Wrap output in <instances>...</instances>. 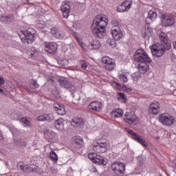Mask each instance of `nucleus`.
Here are the masks:
<instances>
[{"instance_id":"nucleus-18","label":"nucleus","mask_w":176,"mask_h":176,"mask_svg":"<svg viewBox=\"0 0 176 176\" xmlns=\"http://www.w3.org/2000/svg\"><path fill=\"white\" fill-rule=\"evenodd\" d=\"M87 108L89 111H96L97 112H100L101 108H102V103L98 101H94L89 103Z\"/></svg>"},{"instance_id":"nucleus-34","label":"nucleus","mask_w":176,"mask_h":176,"mask_svg":"<svg viewBox=\"0 0 176 176\" xmlns=\"http://www.w3.org/2000/svg\"><path fill=\"white\" fill-rule=\"evenodd\" d=\"M72 36H74V38L76 39V42H78V43H79V45L83 49V47H85V43H83V42H82V40L80 38H79V37L76 34V32H74L72 33Z\"/></svg>"},{"instance_id":"nucleus-41","label":"nucleus","mask_w":176,"mask_h":176,"mask_svg":"<svg viewBox=\"0 0 176 176\" xmlns=\"http://www.w3.org/2000/svg\"><path fill=\"white\" fill-rule=\"evenodd\" d=\"M131 78L133 79V80H134L135 82H137V80H138V79H140V78H141V73L139 72H135L131 75Z\"/></svg>"},{"instance_id":"nucleus-27","label":"nucleus","mask_w":176,"mask_h":176,"mask_svg":"<svg viewBox=\"0 0 176 176\" xmlns=\"http://www.w3.org/2000/svg\"><path fill=\"white\" fill-rule=\"evenodd\" d=\"M28 54L30 58H34V57L38 56V51L35 49V47H30L28 49Z\"/></svg>"},{"instance_id":"nucleus-14","label":"nucleus","mask_w":176,"mask_h":176,"mask_svg":"<svg viewBox=\"0 0 176 176\" xmlns=\"http://www.w3.org/2000/svg\"><path fill=\"white\" fill-rule=\"evenodd\" d=\"M159 39L164 46H166L167 49H171V44L168 42V35L164 32H162L159 35Z\"/></svg>"},{"instance_id":"nucleus-20","label":"nucleus","mask_w":176,"mask_h":176,"mask_svg":"<svg viewBox=\"0 0 176 176\" xmlns=\"http://www.w3.org/2000/svg\"><path fill=\"white\" fill-rule=\"evenodd\" d=\"M58 82L60 86L63 87L64 89H72L74 86V82L68 80L67 78H60L58 80Z\"/></svg>"},{"instance_id":"nucleus-46","label":"nucleus","mask_w":176,"mask_h":176,"mask_svg":"<svg viewBox=\"0 0 176 176\" xmlns=\"http://www.w3.org/2000/svg\"><path fill=\"white\" fill-rule=\"evenodd\" d=\"M32 85L34 89H38V87H39V84H38V82H36V80H33Z\"/></svg>"},{"instance_id":"nucleus-31","label":"nucleus","mask_w":176,"mask_h":176,"mask_svg":"<svg viewBox=\"0 0 176 176\" xmlns=\"http://www.w3.org/2000/svg\"><path fill=\"white\" fill-rule=\"evenodd\" d=\"M78 67H80L81 69H83L84 71H87V63H86V61H85V60H78Z\"/></svg>"},{"instance_id":"nucleus-21","label":"nucleus","mask_w":176,"mask_h":176,"mask_svg":"<svg viewBox=\"0 0 176 176\" xmlns=\"http://www.w3.org/2000/svg\"><path fill=\"white\" fill-rule=\"evenodd\" d=\"M54 108L58 115H60V116L65 115V108L63 104L55 103L54 104Z\"/></svg>"},{"instance_id":"nucleus-51","label":"nucleus","mask_w":176,"mask_h":176,"mask_svg":"<svg viewBox=\"0 0 176 176\" xmlns=\"http://www.w3.org/2000/svg\"><path fill=\"white\" fill-rule=\"evenodd\" d=\"M20 168H21V170H24V166L20 165Z\"/></svg>"},{"instance_id":"nucleus-13","label":"nucleus","mask_w":176,"mask_h":176,"mask_svg":"<svg viewBox=\"0 0 176 176\" xmlns=\"http://www.w3.org/2000/svg\"><path fill=\"white\" fill-rule=\"evenodd\" d=\"M124 121L128 124H133L137 122V116L134 112H126L124 114Z\"/></svg>"},{"instance_id":"nucleus-37","label":"nucleus","mask_w":176,"mask_h":176,"mask_svg":"<svg viewBox=\"0 0 176 176\" xmlns=\"http://www.w3.org/2000/svg\"><path fill=\"white\" fill-rule=\"evenodd\" d=\"M117 12L124 13V12H129V10L123 5V3H121L118 8H117Z\"/></svg>"},{"instance_id":"nucleus-47","label":"nucleus","mask_w":176,"mask_h":176,"mask_svg":"<svg viewBox=\"0 0 176 176\" xmlns=\"http://www.w3.org/2000/svg\"><path fill=\"white\" fill-rule=\"evenodd\" d=\"M5 85V78L3 77H0V86Z\"/></svg>"},{"instance_id":"nucleus-22","label":"nucleus","mask_w":176,"mask_h":176,"mask_svg":"<svg viewBox=\"0 0 176 176\" xmlns=\"http://www.w3.org/2000/svg\"><path fill=\"white\" fill-rule=\"evenodd\" d=\"M44 136L46 140H48V141H52L57 137V133L52 131L47 130L44 132Z\"/></svg>"},{"instance_id":"nucleus-1","label":"nucleus","mask_w":176,"mask_h":176,"mask_svg":"<svg viewBox=\"0 0 176 176\" xmlns=\"http://www.w3.org/2000/svg\"><path fill=\"white\" fill-rule=\"evenodd\" d=\"M133 60L137 61V63H140L138 64L140 74H146L151 69L149 64L152 63V59H151L149 55H148V53L144 49H139L135 52L133 54Z\"/></svg>"},{"instance_id":"nucleus-52","label":"nucleus","mask_w":176,"mask_h":176,"mask_svg":"<svg viewBox=\"0 0 176 176\" xmlns=\"http://www.w3.org/2000/svg\"><path fill=\"white\" fill-rule=\"evenodd\" d=\"M0 93H3V89H2L1 88H0Z\"/></svg>"},{"instance_id":"nucleus-30","label":"nucleus","mask_w":176,"mask_h":176,"mask_svg":"<svg viewBox=\"0 0 176 176\" xmlns=\"http://www.w3.org/2000/svg\"><path fill=\"white\" fill-rule=\"evenodd\" d=\"M90 45L91 49L97 50V49H100V47H101V43L98 40H94L91 41Z\"/></svg>"},{"instance_id":"nucleus-35","label":"nucleus","mask_w":176,"mask_h":176,"mask_svg":"<svg viewBox=\"0 0 176 176\" xmlns=\"http://www.w3.org/2000/svg\"><path fill=\"white\" fill-rule=\"evenodd\" d=\"M50 159H51V160L54 162V163H56L57 160H58V156H57L56 152L52 151L50 153Z\"/></svg>"},{"instance_id":"nucleus-36","label":"nucleus","mask_w":176,"mask_h":176,"mask_svg":"<svg viewBox=\"0 0 176 176\" xmlns=\"http://www.w3.org/2000/svg\"><path fill=\"white\" fill-rule=\"evenodd\" d=\"M0 20L4 24H8V23H10L12 21V19L9 16H2Z\"/></svg>"},{"instance_id":"nucleus-40","label":"nucleus","mask_w":176,"mask_h":176,"mask_svg":"<svg viewBox=\"0 0 176 176\" xmlns=\"http://www.w3.org/2000/svg\"><path fill=\"white\" fill-rule=\"evenodd\" d=\"M122 5L126 7V10H130L131 8V5H133V1L126 0L122 3Z\"/></svg>"},{"instance_id":"nucleus-44","label":"nucleus","mask_w":176,"mask_h":176,"mask_svg":"<svg viewBox=\"0 0 176 176\" xmlns=\"http://www.w3.org/2000/svg\"><path fill=\"white\" fill-rule=\"evenodd\" d=\"M118 77H119V79H120L122 82H123L124 83L127 82V80H128V79H127V75H126V74H120V75L118 76Z\"/></svg>"},{"instance_id":"nucleus-23","label":"nucleus","mask_w":176,"mask_h":176,"mask_svg":"<svg viewBox=\"0 0 176 176\" xmlns=\"http://www.w3.org/2000/svg\"><path fill=\"white\" fill-rule=\"evenodd\" d=\"M55 129L58 131L64 130V119L59 118L54 122Z\"/></svg>"},{"instance_id":"nucleus-9","label":"nucleus","mask_w":176,"mask_h":176,"mask_svg":"<svg viewBox=\"0 0 176 176\" xmlns=\"http://www.w3.org/2000/svg\"><path fill=\"white\" fill-rule=\"evenodd\" d=\"M162 23L163 27H171L175 23V19L168 14H163Z\"/></svg>"},{"instance_id":"nucleus-7","label":"nucleus","mask_w":176,"mask_h":176,"mask_svg":"<svg viewBox=\"0 0 176 176\" xmlns=\"http://www.w3.org/2000/svg\"><path fill=\"white\" fill-rule=\"evenodd\" d=\"M93 150L96 153H105L109 148V145L107 142H101V140L94 141L92 146Z\"/></svg>"},{"instance_id":"nucleus-39","label":"nucleus","mask_w":176,"mask_h":176,"mask_svg":"<svg viewBox=\"0 0 176 176\" xmlns=\"http://www.w3.org/2000/svg\"><path fill=\"white\" fill-rule=\"evenodd\" d=\"M106 42L108 45H110V46H112L113 47H116V40H115L114 38L113 39L111 38H108Z\"/></svg>"},{"instance_id":"nucleus-48","label":"nucleus","mask_w":176,"mask_h":176,"mask_svg":"<svg viewBox=\"0 0 176 176\" xmlns=\"http://www.w3.org/2000/svg\"><path fill=\"white\" fill-rule=\"evenodd\" d=\"M173 49H175L176 50V41H174L173 43Z\"/></svg>"},{"instance_id":"nucleus-32","label":"nucleus","mask_w":176,"mask_h":176,"mask_svg":"<svg viewBox=\"0 0 176 176\" xmlns=\"http://www.w3.org/2000/svg\"><path fill=\"white\" fill-rule=\"evenodd\" d=\"M111 30H118V28H120V22L117 19H113L111 21Z\"/></svg>"},{"instance_id":"nucleus-8","label":"nucleus","mask_w":176,"mask_h":176,"mask_svg":"<svg viewBox=\"0 0 176 176\" xmlns=\"http://www.w3.org/2000/svg\"><path fill=\"white\" fill-rule=\"evenodd\" d=\"M102 64L106 71H113L116 67L115 60L111 58L109 56H103L102 58Z\"/></svg>"},{"instance_id":"nucleus-11","label":"nucleus","mask_w":176,"mask_h":176,"mask_svg":"<svg viewBox=\"0 0 176 176\" xmlns=\"http://www.w3.org/2000/svg\"><path fill=\"white\" fill-rule=\"evenodd\" d=\"M159 112H160V104L159 102H153L148 107V113L150 115H159Z\"/></svg>"},{"instance_id":"nucleus-45","label":"nucleus","mask_w":176,"mask_h":176,"mask_svg":"<svg viewBox=\"0 0 176 176\" xmlns=\"http://www.w3.org/2000/svg\"><path fill=\"white\" fill-rule=\"evenodd\" d=\"M153 21H155L152 18H150L149 16H147L145 19V23L147 24V25H149Z\"/></svg>"},{"instance_id":"nucleus-2","label":"nucleus","mask_w":176,"mask_h":176,"mask_svg":"<svg viewBox=\"0 0 176 176\" xmlns=\"http://www.w3.org/2000/svg\"><path fill=\"white\" fill-rule=\"evenodd\" d=\"M108 25V19L107 16L102 15H98L96 16V22L92 24L91 30L92 32L96 38H104L105 35L106 30L105 27Z\"/></svg>"},{"instance_id":"nucleus-26","label":"nucleus","mask_w":176,"mask_h":176,"mask_svg":"<svg viewBox=\"0 0 176 176\" xmlns=\"http://www.w3.org/2000/svg\"><path fill=\"white\" fill-rule=\"evenodd\" d=\"M82 123L83 120L81 118H74L71 122V124L73 127H79V126H82Z\"/></svg>"},{"instance_id":"nucleus-50","label":"nucleus","mask_w":176,"mask_h":176,"mask_svg":"<svg viewBox=\"0 0 176 176\" xmlns=\"http://www.w3.org/2000/svg\"><path fill=\"white\" fill-rule=\"evenodd\" d=\"M45 28V25H38V28Z\"/></svg>"},{"instance_id":"nucleus-28","label":"nucleus","mask_w":176,"mask_h":176,"mask_svg":"<svg viewBox=\"0 0 176 176\" xmlns=\"http://www.w3.org/2000/svg\"><path fill=\"white\" fill-rule=\"evenodd\" d=\"M152 35H153V30L151 27L147 26L142 34L143 38H151Z\"/></svg>"},{"instance_id":"nucleus-25","label":"nucleus","mask_w":176,"mask_h":176,"mask_svg":"<svg viewBox=\"0 0 176 176\" xmlns=\"http://www.w3.org/2000/svg\"><path fill=\"white\" fill-rule=\"evenodd\" d=\"M19 122L23 127H31V126L32 125V123H31V120L25 117L21 118Z\"/></svg>"},{"instance_id":"nucleus-49","label":"nucleus","mask_w":176,"mask_h":176,"mask_svg":"<svg viewBox=\"0 0 176 176\" xmlns=\"http://www.w3.org/2000/svg\"><path fill=\"white\" fill-rule=\"evenodd\" d=\"M73 98H74V100H77V101H79L80 100V96H78L77 99L75 98V96H73Z\"/></svg>"},{"instance_id":"nucleus-17","label":"nucleus","mask_w":176,"mask_h":176,"mask_svg":"<svg viewBox=\"0 0 176 176\" xmlns=\"http://www.w3.org/2000/svg\"><path fill=\"white\" fill-rule=\"evenodd\" d=\"M111 34L112 35V38L115 41H120L122 38H123V32H122V30H120V28H113V30H111Z\"/></svg>"},{"instance_id":"nucleus-16","label":"nucleus","mask_w":176,"mask_h":176,"mask_svg":"<svg viewBox=\"0 0 176 176\" xmlns=\"http://www.w3.org/2000/svg\"><path fill=\"white\" fill-rule=\"evenodd\" d=\"M36 120L38 122H48L50 123V122L54 120V116L52 113L41 115L37 117Z\"/></svg>"},{"instance_id":"nucleus-5","label":"nucleus","mask_w":176,"mask_h":176,"mask_svg":"<svg viewBox=\"0 0 176 176\" xmlns=\"http://www.w3.org/2000/svg\"><path fill=\"white\" fill-rule=\"evenodd\" d=\"M111 168L114 173L113 176L123 175L126 173V164L120 162H113L111 165Z\"/></svg>"},{"instance_id":"nucleus-29","label":"nucleus","mask_w":176,"mask_h":176,"mask_svg":"<svg viewBox=\"0 0 176 176\" xmlns=\"http://www.w3.org/2000/svg\"><path fill=\"white\" fill-rule=\"evenodd\" d=\"M96 164H102L103 166L107 165V162H105V159H104V157L98 155L96 157V160L94 162Z\"/></svg>"},{"instance_id":"nucleus-12","label":"nucleus","mask_w":176,"mask_h":176,"mask_svg":"<svg viewBox=\"0 0 176 176\" xmlns=\"http://www.w3.org/2000/svg\"><path fill=\"white\" fill-rule=\"evenodd\" d=\"M69 3V1H64L60 7V10L65 19H68L69 17V13H71V6Z\"/></svg>"},{"instance_id":"nucleus-15","label":"nucleus","mask_w":176,"mask_h":176,"mask_svg":"<svg viewBox=\"0 0 176 176\" xmlns=\"http://www.w3.org/2000/svg\"><path fill=\"white\" fill-rule=\"evenodd\" d=\"M44 49L49 54H54L57 52V44L56 43H46Z\"/></svg>"},{"instance_id":"nucleus-54","label":"nucleus","mask_w":176,"mask_h":176,"mask_svg":"<svg viewBox=\"0 0 176 176\" xmlns=\"http://www.w3.org/2000/svg\"><path fill=\"white\" fill-rule=\"evenodd\" d=\"M0 137H1V140L3 138V136H2V134L0 133Z\"/></svg>"},{"instance_id":"nucleus-38","label":"nucleus","mask_w":176,"mask_h":176,"mask_svg":"<svg viewBox=\"0 0 176 176\" xmlns=\"http://www.w3.org/2000/svg\"><path fill=\"white\" fill-rule=\"evenodd\" d=\"M75 144L78 146V148H82L83 146V139L80 137H78L75 140Z\"/></svg>"},{"instance_id":"nucleus-4","label":"nucleus","mask_w":176,"mask_h":176,"mask_svg":"<svg viewBox=\"0 0 176 176\" xmlns=\"http://www.w3.org/2000/svg\"><path fill=\"white\" fill-rule=\"evenodd\" d=\"M151 50L155 57H162L166 53V50H170V48H167V46L160 43H157L151 46Z\"/></svg>"},{"instance_id":"nucleus-33","label":"nucleus","mask_w":176,"mask_h":176,"mask_svg":"<svg viewBox=\"0 0 176 176\" xmlns=\"http://www.w3.org/2000/svg\"><path fill=\"white\" fill-rule=\"evenodd\" d=\"M147 16L152 19L155 21L156 19H157V14L156 13V11L151 10L148 11Z\"/></svg>"},{"instance_id":"nucleus-42","label":"nucleus","mask_w":176,"mask_h":176,"mask_svg":"<svg viewBox=\"0 0 176 176\" xmlns=\"http://www.w3.org/2000/svg\"><path fill=\"white\" fill-rule=\"evenodd\" d=\"M98 154L96 153H90L88 154V159H89L93 163L96 162V157H97Z\"/></svg>"},{"instance_id":"nucleus-53","label":"nucleus","mask_w":176,"mask_h":176,"mask_svg":"<svg viewBox=\"0 0 176 176\" xmlns=\"http://www.w3.org/2000/svg\"><path fill=\"white\" fill-rule=\"evenodd\" d=\"M175 170H176V161H175V165L173 166Z\"/></svg>"},{"instance_id":"nucleus-43","label":"nucleus","mask_w":176,"mask_h":176,"mask_svg":"<svg viewBox=\"0 0 176 176\" xmlns=\"http://www.w3.org/2000/svg\"><path fill=\"white\" fill-rule=\"evenodd\" d=\"M118 94L119 96L118 100H120L121 99L122 102H126V100H127L126 95L124 93H118Z\"/></svg>"},{"instance_id":"nucleus-6","label":"nucleus","mask_w":176,"mask_h":176,"mask_svg":"<svg viewBox=\"0 0 176 176\" xmlns=\"http://www.w3.org/2000/svg\"><path fill=\"white\" fill-rule=\"evenodd\" d=\"M158 120L160 123H162V124L167 127H170V126H173V124L175 123V118L166 113L160 114L158 117Z\"/></svg>"},{"instance_id":"nucleus-19","label":"nucleus","mask_w":176,"mask_h":176,"mask_svg":"<svg viewBox=\"0 0 176 176\" xmlns=\"http://www.w3.org/2000/svg\"><path fill=\"white\" fill-rule=\"evenodd\" d=\"M51 34L52 35V36H54V38H56L57 39H63V38H64V32L62 31L61 30L56 28V27H53L51 29Z\"/></svg>"},{"instance_id":"nucleus-10","label":"nucleus","mask_w":176,"mask_h":176,"mask_svg":"<svg viewBox=\"0 0 176 176\" xmlns=\"http://www.w3.org/2000/svg\"><path fill=\"white\" fill-rule=\"evenodd\" d=\"M127 132L129 133V134H130L132 136L133 140L136 141V142H138V144H140V145H142V146H144L145 148L148 146V144H146V142H145V140L142 139L141 136L135 133V132L133 131V130L128 129Z\"/></svg>"},{"instance_id":"nucleus-3","label":"nucleus","mask_w":176,"mask_h":176,"mask_svg":"<svg viewBox=\"0 0 176 176\" xmlns=\"http://www.w3.org/2000/svg\"><path fill=\"white\" fill-rule=\"evenodd\" d=\"M21 34V39L23 43H32L35 41V29L29 28L26 30H22Z\"/></svg>"},{"instance_id":"nucleus-24","label":"nucleus","mask_w":176,"mask_h":176,"mask_svg":"<svg viewBox=\"0 0 176 176\" xmlns=\"http://www.w3.org/2000/svg\"><path fill=\"white\" fill-rule=\"evenodd\" d=\"M123 109H114L112 110L111 116V118H122L123 116Z\"/></svg>"}]
</instances>
